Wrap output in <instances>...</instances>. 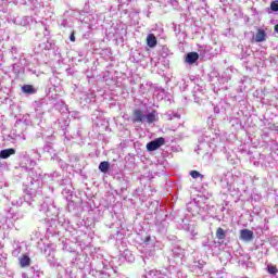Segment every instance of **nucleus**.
<instances>
[{"label":"nucleus","instance_id":"14","mask_svg":"<svg viewBox=\"0 0 278 278\" xmlns=\"http://www.w3.org/2000/svg\"><path fill=\"white\" fill-rule=\"evenodd\" d=\"M267 270L270 275H277L278 274V269H277V266L275 265H270L267 267Z\"/></svg>","mask_w":278,"mask_h":278},{"label":"nucleus","instance_id":"10","mask_svg":"<svg viewBox=\"0 0 278 278\" xmlns=\"http://www.w3.org/2000/svg\"><path fill=\"white\" fill-rule=\"evenodd\" d=\"M22 92L25 94H36V89L31 85H24L22 87Z\"/></svg>","mask_w":278,"mask_h":278},{"label":"nucleus","instance_id":"13","mask_svg":"<svg viewBox=\"0 0 278 278\" xmlns=\"http://www.w3.org/2000/svg\"><path fill=\"white\" fill-rule=\"evenodd\" d=\"M190 176L192 177V179H199V177L203 179V177H204V176H203L201 173H199L198 170H191V172H190Z\"/></svg>","mask_w":278,"mask_h":278},{"label":"nucleus","instance_id":"7","mask_svg":"<svg viewBox=\"0 0 278 278\" xmlns=\"http://www.w3.org/2000/svg\"><path fill=\"white\" fill-rule=\"evenodd\" d=\"M15 153H16V150H14L13 148L2 150L0 152V159L1 160H8V157H10V155H14Z\"/></svg>","mask_w":278,"mask_h":278},{"label":"nucleus","instance_id":"2","mask_svg":"<svg viewBox=\"0 0 278 278\" xmlns=\"http://www.w3.org/2000/svg\"><path fill=\"white\" fill-rule=\"evenodd\" d=\"M144 121V114L140 111V109H136L132 112V123H142Z\"/></svg>","mask_w":278,"mask_h":278},{"label":"nucleus","instance_id":"12","mask_svg":"<svg viewBox=\"0 0 278 278\" xmlns=\"http://www.w3.org/2000/svg\"><path fill=\"white\" fill-rule=\"evenodd\" d=\"M225 238H226V235H225V229H223V228H217V230H216V239L217 240H225Z\"/></svg>","mask_w":278,"mask_h":278},{"label":"nucleus","instance_id":"15","mask_svg":"<svg viewBox=\"0 0 278 278\" xmlns=\"http://www.w3.org/2000/svg\"><path fill=\"white\" fill-rule=\"evenodd\" d=\"M270 10H271L273 12H278V0L273 1V2L270 3Z\"/></svg>","mask_w":278,"mask_h":278},{"label":"nucleus","instance_id":"1","mask_svg":"<svg viewBox=\"0 0 278 278\" xmlns=\"http://www.w3.org/2000/svg\"><path fill=\"white\" fill-rule=\"evenodd\" d=\"M166 144V139L164 137H160L147 143L148 151H157L160 147H164Z\"/></svg>","mask_w":278,"mask_h":278},{"label":"nucleus","instance_id":"8","mask_svg":"<svg viewBox=\"0 0 278 278\" xmlns=\"http://www.w3.org/2000/svg\"><path fill=\"white\" fill-rule=\"evenodd\" d=\"M31 265V258H29V256H27L26 254H24L21 258H20V266L21 268H27V266Z\"/></svg>","mask_w":278,"mask_h":278},{"label":"nucleus","instance_id":"16","mask_svg":"<svg viewBox=\"0 0 278 278\" xmlns=\"http://www.w3.org/2000/svg\"><path fill=\"white\" fill-rule=\"evenodd\" d=\"M70 40H71L72 42H75V33H72V34H71Z\"/></svg>","mask_w":278,"mask_h":278},{"label":"nucleus","instance_id":"3","mask_svg":"<svg viewBox=\"0 0 278 278\" xmlns=\"http://www.w3.org/2000/svg\"><path fill=\"white\" fill-rule=\"evenodd\" d=\"M240 238L241 240H245V242H250V240H253V231L249 229H242L240 230Z\"/></svg>","mask_w":278,"mask_h":278},{"label":"nucleus","instance_id":"11","mask_svg":"<svg viewBox=\"0 0 278 278\" xmlns=\"http://www.w3.org/2000/svg\"><path fill=\"white\" fill-rule=\"evenodd\" d=\"M99 170L101 173H108V170H110V162L108 161H103L99 164Z\"/></svg>","mask_w":278,"mask_h":278},{"label":"nucleus","instance_id":"4","mask_svg":"<svg viewBox=\"0 0 278 278\" xmlns=\"http://www.w3.org/2000/svg\"><path fill=\"white\" fill-rule=\"evenodd\" d=\"M147 45L150 47V49H154V47H157V37H155L154 34H149L147 36Z\"/></svg>","mask_w":278,"mask_h":278},{"label":"nucleus","instance_id":"5","mask_svg":"<svg viewBox=\"0 0 278 278\" xmlns=\"http://www.w3.org/2000/svg\"><path fill=\"white\" fill-rule=\"evenodd\" d=\"M199 61V53L197 52H189L186 55L187 64H194Z\"/></svg>","mask_w":278,"mask_h":278},{"label":"nucleus","instance_id":"9","mask_svg":"<svg viewBox=\"0 0 278 278\" xmlns=\"http://www.w3.org/2000/svg\"><path fill=\"white\" fill-rule=\"evenodd\" d=\"M147 123L151 125V123L157 122V111L153 110L151 113L146 115Z\"/></svg>","mask_w":278,"mask_h":278},{"label":"nucleus","instance_id":"6","mask_svg":"<svg viewBox=\"0 0 278 278\" xmlns=\"http://www.w3.org/2000/svg\"><path fill=\"white\" fill-rule=\"evenodd\" d=\"M255 42H265L266 40V30L258 28L256 29V35H255Z\"/></svg>","mask_w":278,"mask_h":278},{"label":"nucleus","instance_id":"17","mask_svg":"<svg viewBox=\"0 0 278 278\" xmlns=\"http://www.w3.org/2000/svg\"><path fill=\"white\" fill-rule=\"evenodd\" d=\"M275 31L278 34V24L274 27Z\"/></svg>","mask_w":278,"mask_h":278}]
</instances>
